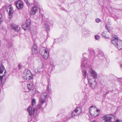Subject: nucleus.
I'll list each match as a JSON object with an SVG mask.
<instances>
[{
	"label": "nucleus",
	"instance_id": "obj_1",
	"mask_svg": "<svg viewBox=\"0 0 122 122\" xmlns=\"http://www.w3.org/2000/svg\"><path fill=\"white\" fill-rule=\"evenodd\" d=\"M111 42L119 50L122 49V41L119 40L117 37H113Z\"/></svg>",
	"mask_w": 122,
	"mask_h": 122
},
{
	"label": "nucleus",
	"instance_id": "obj_2",
	"mask_svg": "<svg viewBox=\"0 0 122 122\" xmlns=\"http://www.w3.org/2000/svg\"><path fill=\"white\" fill-rule=\"evenodd\" d=\"M24 78L28 81L33 79V74L28 69L25 70L24 73Z\"/></svg>",
	"mask_w": 122,
	"mask_h": 122
},
{
	"label": "nucleus",
	"instance_id": "obj_3",
	"mask_svg": "<svg viewBox=\"0 0 122 122\" xmlns=\"http://www.w3.org/2000/svg\"><path fill=\"white\" fill-rule=\"evenodd\" d=\"M104 116L101 118L103 122H112L115 121L114 116L111 115Z\"/></svg>",
	"mask_w": 122,
	"mask_h": 122
},
{
	"label": "nucleus",
	"instance_id": "obj_4",
	"mask_svg": "<svg viewBox=\"0 0 122 122\" xmlns=\"http://www.w3.org/2000/svg\"><path fill=\"white\" fill-rule=\"evenodd\" d=\"M88 54H87L83 53V57L81 61V68L84 67L85 68L87 65L88 60L86 56Z\"/></svg>",
	"mask_w": 122,
	"mask_h": 122
},
{
	"label": "nucleus",
	"instance_id": "obj_5",
	"mask_svg": "<svg viewBox=\"0 0 122 122\" xmlns=\"http://www.w3.org/2000/svg\"><path fill=\"white\" fill-rule=\"evenodd\" d=\"M88 81L90 88L92 89H94L96 85V80L94 79L92 80L88 78Z\"/></svg>",
	"mask_w": 122,
	"mask_h": 122
},
{
	"label": "nucleus",
	"instance_id": "obj_6",
	"mask_svg": "<svg viewBox=\"0 0 122 122\" xmlns=\"http://www.w3.org/2000/svg\"><path fill=\"white\" fill-rule=\"evenodd\" d=\"M27 111L29 113V115L30 116L32 115V113L33 116H35L37 112V110L36 108H34L32 112V108L30 107H29L28 108Z\"/></svg>",
	"mask_w": 122,
	"mask_h": 122
},
{
	"label": "nucleus",
	"instance_id": "obj_7",
	"mask_svg": "<svg viewBox=\"0 0 122 122\" xmlns=\"http://www.w3.org/2000/svg\"><path fill=\"white\" fill-rule=\"evenodd\" d=\"M6 9L8 12L9 11V18H11L12 16L13 13L14 12L13 7H12L11 5H10L6 7Z\"/></svg>",
	"mask_w": 122,
	"mask_h": 122
},
{
	"label": "nucleus",
	"instance_id": "obj_8",
	"mask_svg": "<svg viewBox=\"0 0 122 122\" xmlns=\"http://www.w3.org/2000/svg\"><path fill=\"white\" fill-rule=\"evenodd\" d=\"M48 50L47 49L44 48L42 51L41 55L45 59H47L48 56Z\"/></svg>",
	"mask_w": 122,
	"mask_h": 122
},
{
	"label": "nucleus",
	"instance_id": "obj_9",
	"mask_svg": "<svg viewBox=\"0 0 122 122\" xmlns=\"http://www.w3.org/2000/svg\"><path fill=\"white\" fill-rule=\"evenodd\" d=\"M5 70L4 68V66L1 64L0 66V85L2 84V80L3 79V77L4 76V74L1 75V74H2L3 72Z\"/></svg>",
	"mask_w": 122,
	"mask_h": 122
},
{
	"label": "nucleus",
	"instance_id": "obj_10",
	"mask_svg": "<svg viewBox=\"0 0 122 122\" xmlns=\"http://www.w3.org/2000/svg\"><path fill=\"white\" fill-rule=\"evenodd\" d=\"M89 72L92 75L93 77V78H91V79L93 80L94 79L96 80L97 77V75L96 71L92 68L89 69Z\"/></svg>",
	"mask_w": 122,
	"mask_h": 122
},
{
	"label": "nucleus",
	"instance_id": "obj_11",
	"mask_svg": "<svg viewBox=\"0 0 122 122\" xmlns=\"http://www.w3.org/2000/svg\"><path fill=\"white\" fill-rule=\"evenodd\" d=\"M15 5L18 9H21L23 7V2L20 0H18L16 2Z\"/></svg>",
	"mask_w": 122,
	"mask_h": 122
},
{
	"label": "nucleus",
	"instance_id": "obj_12",
	"mask_svg": "<svg viewBox=\"0 0 122 122\" xmlns=\"http://www.w3.org/2000/svg\"><path fill=\"white\" fill-rule=\"evenodd\" d=\"M10 25L11 29H13L15 32H18L20 29V27L19 25H16L14 24H11Z\"/></svg>",
	"mask_w": 122,
	"mask_h": 122
},
{
	"label": "nucleus",
	"instance_id": "obj_13",
	"mask_svg": "<svg viewBox=\"0 0 122 122\" xmlns=\"http://www.w3.org/2000/svg\"><path fill=\"white\" fill-rule=\"evenodd\" d=\"M34 4L35 6H36L37 4L34 1ZM37 11V7L35 6L32 7L31 9V10L30 12V13L31 15H33L36 13Z\"/></svg>",
	"mask_w": 122,
	"mask_h": 122
},
{
	"label": "nucleus",
	"instance_id": "obj_14",
	"mask_svg": "<svg viewBox=\"0 0 122 122\" xmlns=\"http://www.w3.org/2000/svg\"><path fill=\"white\" fill-rule=\"evenodd\" d=\"M32 54L31 55H33L34 56H35L36 54L38 53L37 47L36 45L34 44L32 48Z\"/></svg>",
	"mask_w": 122,
	"mask_h": 122
},
{
	"label": "nucleus",
	"instance_id": "obj_15",
	"mask_svg": "<svg viewBox=\"0 0 122 122\" xmlns=\"http://www.w3.org/2000/svg\"><path fill=\"white\" fill-rule=\"evenodd\" d=\"M30 23L31 22L30 20L26 21L25 24H24L22 26L23 29L25 30L28 29V28H29Z\"/></svg>",
	"mask_w": 122,
	"mask_h": 122
},
{
	"label": "nucleus",
	"instance_id": "obj_16",
	"mask_svg": "<svg viewBox=\"0 0 122 122\" xmlns=\"http://www.w3.org/2000/svg\"><path fill=\"white\" fill-rule=\"evenodd\" d=\"M45 101L44 98V99H42L41 98L39 101L40 104L38 105L37 107L38 109H39L41 107L42 105L45 102Z\"/></svg>",
	"mask_w": 122,
	"mask_h": 122
},
{
	"label": "nucleus",
	"instance_id": "obj_17",
	"mask_svg": "<svg viewBox=\"0 0 122 122\" xmlns=\"http://www.w3.org/2000/svg\"><path fill=\"white\" fill-rule=\"evenodd\" d=\"M43 67V65L42 64L40 65L38 67L37 69L35 71L36 72L37 74H38L42 71Z\"/></svg>",
	"mask_w": 122,
	"mask_h": 122
},
{
	"label": "nucleus",
	"instance_id": "obj_18",
	"mask_svg": "<svg viewBox=\"0 0 122 122\" xmlns=\"http://www.w3.org/2000/svg\"><path fill=\"white\" fill-rule=\"evenodd\" d=\"M93 107V106H92L91 107V108L90 109L89 112L90 114L93 116L95 114V112H96L94 108H92Z\"/></svg>",
	"mask_w": 122,
	"mask_h": 122
},
{
	"label": "nucleus",
	"instance_id": "obj_19",
	"mask_svg": "<svg viewBox=\"0 0 122 122\" xmlns=\"http://www.w3.org/2000/svg\"><path fill=\"white\" fill-rule=\"evenodd\" d=\"M82 109L81 107H77L75 109V110L78 115H79L81 112Z\"/></svg>",
	"mask_w": 122,
	"mask_h": 122
},
{
	"label": "nucleus",
	"instance_id": "obj_20",
	"mask_svg": "<svg viewBox=\"0 0 122 122\" xmlns=\"http://www.w3.org/2000/svg\"><path fill=\"white\" fill-rule=\"evenodd\" d=\"M97 56L99 58H102L104 56L103 52L102 51H99L98 52Z\"/></svg>",
	"mask_w": 122,
	"mask_h": 122
},
{
	"label": "nucleus",
	"instance_id": "obj_21",
	"mask_svg": "<svg viewBox=\"0 0 122 122\" xmlns=\"http://www.w3.org/2000/svg\"><path fill=\"white\" fill-rule=\"evenodd\" d=\"M6 41L7 43V47L9 48L11 47L12 46V43L11 42L9 41L8 39H6Z\"/></svg>",
	"mask_w": 122,
	"mask_h": 122
},
{
	"label": "nucleus",
	"instance_id": "obj_22",
	"mask_svg": "<svg viewBox=\"0 0 122 122\" xmlns=\"http://www.w3.org/2000/svg\"><path fill=\"white\" fill-rule=\"evenodd\" d=\"M27 87L29 90H31L33 87V84L32 83H28L27 85Z\"/></svg>",
	"mask_w": 122,
	"mask_h": 122
},
{
	"label": "nucleus",
	"instance_id": "obj_23",
	"mask_svg": "<svg viewBox=\"0 0 122 122\" xmlns=\"http://www.w3.org/2000/svg\"><path fill=\"white\" fill-rule=\"evenodd\" d=\"M79 115L74 110L72 113L71 114V117H74L76 116H77Z\"/></svg>",
	"mask_w": 122,
	"mask_h": 122
},
{
	"label": "nucleus",
	"instance_id": "obj_24",
	"mask_svg": "<svg viewBox=\"0 0 122 122\" xmlns=\"http://www.w3.org/2000/svg\"><path fill=\"white\" fill-rule=\"evenodd\" d=\"M45 28L46 31L48 30L49 29V27L48 25L47 24L45 23L44 24Z\"/></svg>",
	"mask_w": 122,
	"mask_h": 122
},
{
	"label": "nucleus",
	"instance_id": "obj_25",
	"mask_svg": "<svg viewBox=\"0 0 122 122\" xmlns=\"http://www.w3.org/2000/svg\"><path fill=\"white\" fill-rule=\"evenodd\" d=\"M26 4L29 6H31L33 5L32 3H30L29 2L28 0H24Z\"/></svg>",
	"mask_w": 122,
	"mask_h": 122
},
{
	"label": "nucleus",
	"instance_id": "obj_26",
	"mask_svg": "<svg viewBox=\"0 0 122 122\" xmlns=\"http://www.w3.org/2000/svg\"><path fill=\"white\" fill-rule=\"evenodd\" d=\"M82 74L83 76H84V77L85 78H86V76L87 75V72L86 71L84 70L83 71H82Z\"/></svg>",
	"mask_w": 122,
	"mask_h": 122
},
{
	"label": "nucleus",
	"instance_id": "obj_27",
	"mask_svg": "<svg viewBox=\"0 0 122 122\" xmlns=\"http://www.w3.org/2000/svg\"><path fill=\"white\" fill-rule=\"evenodd\" d=\"M36 99L33 98L32 99V105L34 107V106L35 105V104L36 103Z\"/></svg>",
	"mask_w": 122,
	"mask_h": 122
},
{
	"label": "nucleus",
	"instance_id": "obj_28",
	"mask_svg": "<svg viewBox=\"0 0 122 122\" xmlns=\"http://www.w3.org/2000/svg\"><path fill=\"white\" fill-rule=\"evenodd\" d=\"M105 27L106 29L108 30V32L109 33H110V27H108L107 25H106L105 26Z\"/></svg>",
	"mask_w": 122,
	"mask_h": 122
},
{
	"label": "nucleus",
	"instance_id": "obj_29",
	"mask_svg": "<svg viewBox=\"0 0 122 122\" xmlns=\"http://www.w3.org/2000/svg\"><path fill=\"white\" fill-rule=\"evenodd\" d=\"M102 36L104 37L105 38H108V37H107L106 36V35L105 34V32H102Z\"/></svg>",
	"mask_w": 122,
	"mask_h": 122
},
{
	"label": "nucleus",
	"instance_id": "obj_30",
	"mask_svg": "<svg viewBox=\"0 0 122 122\" xmlns=\"http://www.w3.org/2000/svg\"><path fill=\"white\" fill-rule=\"evenodd\" d=\"M95 39L97 40L99 39L100 38L99 36L97 35L95 36Z\"/></svg>",
	"mask_w": 122,
	"mask_h": 122
},
{
	"label": "nucleus",
	"instance_id": "obj_31",
	"mask_svg": "<svg viewBox=\"0 0 122 122\" xmlns=\"http://www.w3.org/2000/svg\"><path fill=\"white\" fill-rule=\"evenodd\" d=\"M43 96H44L45 98H47L48 96V95L46 93H43Z\"/></svg>",
	"mask_w": 122,
	"mask_h": 122
},
{
	"label": "nucleus",
	"instance_id": "obj_32",
	"mask_svg": "<svg viewBox=\"0 0 122 122\" xmlns=\"http://www.w3.org/2000/svg\"><path fill=\"white\" fill-rule=\"evenodd\" d=\"M96 21L97 22L99 23L100 21V20L98 18H97L96 19Z\"/></svg>",
	"mask_w": 122,
	"mask_h": 122
},
{
	"label": "nucleus",
	"instance_id": "obj_33",
	"mask_svg": "<svg viewBox=\"0 0 122 122\" xmlns=\"http://www.w3.org/2000/svg\"><path fill=\"white\" fill-rule=\"evenodd\" d=\"M18 67L19 68V69H21L22 67L21 66L20 64H19L18 66Z\"/></svg>",
	"mask_w": 122,
	"mask_h": 122
},
{
	"label": "nucleus",
	"instance_id": "obj_34",
	"mask_svg": "<svg viewBox=\"0 0 122 122\" xmlns=\"http://www.w3.org/2000/svg\"><path fill=\"white\" fill-rule=\"evenodd\" d=\"M99 115V114L98 113L96 115H95V114H94V115L93 116V117H96L97 116H98Z\"/></svg>",
	"mask_w": 122,
	"mask_h": 122
},
{
	"label": "nucleus",
	"instance_id": "obj_35",
	"mask_svg": "<svg viewBox=\"0 0 122 122\" xmlns=\"http://www.w3.org/2000/svg\"><path fill=\"white\" fill-rule=\"evenodd\" d=\"M2 16L1 14L0 13V21H2V19H1Z\"/></svg>",
	"mask_w": 122,
	"mask_h": 122
},
{
	"label": "nucleus",
	"instance_id": "obj_36",
	"mask_svg": "<svg viewBox=\"0 0 122 122\" xmlns=\"http://www.w3.org/2000/svg\"><path fill=\"white\" fill-rule=\"evenodd\" d=\"M115 122H122V120L121 121H120L119 120L117 119V121H116Z\"/></svg>",
	"mask_w": 122,
	"mask_h": 122
},
{
	"label": "nucleus",
	"instance_id": "obj_37",
	"mask_svg": "<svg viewBox=\"0 0 122 122\" xmlns=\"http://www.w3.org/2000/svg\"><path fill=\"white\" fill-rule=\"evenodd\" d=\"M66 117V120H68L69 119V117Z\"/></svg>",
	"mask_w": 122,
	"mask_h": 122
},
{
	"label": "nucleus",
	"instance_id": "obj_38",
	"mask_svg": "<svg viewBox=\"0 0 122 122\" xmlns=\"http://www.w3.org/2000/svg\"><path fill=\"white\" fill-rule=\"evenodd\" d=\"M91 51L92 52V55H93L94 54V51L92 50Z\"/></svg>",
	"mask_w": 122,
	"mask_h": 122
},
{
	"label": "nucleus",
	"instance_id": "obj_39",
	"mask_svg": "<svg viewBox=\"0 0 122 122\" xmlns=\"http://www.w3.org/2000/svg\"><path fill=\"white\" fill-rule=\"evenodd\" d=\"M87 31H85V32H83V34H84L85 35L86 34V32H87Z\"/></svg>",
	"mask_w": 122,
	"mask_h": 122
},
{
	"label": "nucleus",
	"instance_id": "obj_40",
	"mask_svg": "<svg viewBox=\"0 0 122 122\" xmlns=\"http://www.w3.org/2000/svg\"><path fill=\"white\" fill-rule=\"evenodd\" d=\"M9 0V2L11 3L13 1V0Z\"/></svg>",
	"mask_w": 122,
	"mask_h": 122
},
{
	"label": "nucleus",
	"instance_id": "obj_41",
	"mask_svg": "<svg viewBox=\"0 0 122 122\" xmlns=\"http://www.w3.org/2000/svg\"><path fill=\"white\" fill-rule=\"evenodd\" d=\"M100 111V110L99 109H97V111H96V112H99Z\"/></svg>",
	"mask_w": 122,
	"mask_h": 122
},
{
	"label": "nucleus",
	"instance_id": "obj_42",
	"mask_svg": "<svg viewBox=\"0 0 122 122\" xmlns=\"http://www.w3.org/2000/svg\"><path fill=\"white\" fill-rule=\"evenodd\" d=\"M47 90L48 91H49V86H48V87L47 88Z\"/></svg>",
	"mask_w": 122,
	"mask_h": 122
},
{
	"label": "nucleus",
	"instance_id": "obj_43",
	"mask_svg": "<svg viewBox=\"0 0 122 122\" xmlns=\"http://www.w3.org/2000/svg\"><path fill=\"white\" fill-rule=\"evenodd\" d=\"M120 67L121 68H122V64H121V65H120Z\"/></svg>",
	"mask_w": 122,
	"mask_h": 122
},
{
	"label": "nucleus",
	"instance_id": "obj_44",
	"mask_svg": "<svg viewBox=\"0 0 122 122\" xmlns=\"http://www.w3.org/2000/svg\"><path fill=\"white\" fill-rule=\"evenodd\" d=\"M92 122H96V120H94Z\"/></svg>",
	"mask_w": 122,
	"mask_h": 122
},
{
	"label": "nucleus",
	"instance_id": "obj_45",
	"mask_svg": "<svg viewBox=\"0 0 122 122\" xmlns=\"http://www.w3.org/2000/svg\"><path fill=\"white\" fill-rule=\"evenodd\" d=\"M2 21H0V24L1 23V22Z\"/></svg>",
	"mask_w": 122,
	"mask_h": 122
},
{
	"label": "nucleus",
	"instance_id": "obj_46",
	"mask_svg": "<svg viewBox=\"0 0 122 122\" xmlns=\"http://www.w3.org/2000/svg\"><path fill=\"white\" fill-rule=\"evenodd\" d=\"M6 72V71H5L4 72V73H5Z\"/></svg>",
	"mask_w": 122,
	"mask_h": 122
},
{
	"label": "nucleus",
	"instance_id": "obj_47",
	"mask_svg": "<svg viewBox=\"0 0 122 122\" xmlns=\"http://www.w3.org/2000/svg\"><path fill=\"white\" fill-rule=\"evenodd\" d=\"M121 79L122 80V78H121Z\"/></svg>",
	"mask_w": 122,
	"mask_h": 122
},
{
	"label": "nucleus",
	"instance_id": "obj_48",
	"mask_svg": "<svg viewBox=\"0 0 122 122\" xmlns=\"http://www.w3.org/2000/svg\"><path fill=\"white\" fill-rule=\"evenodd\" d=\"M60 122V121H59V122Z\"/></svg>",
	"mask_w": 122,
	"mask_h": 122
}]
</instances>
